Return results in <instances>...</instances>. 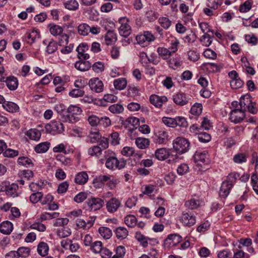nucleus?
Returning <instances> with one entry per match:
<instances>
[{
    "label": "nucleus",
    "mask_w": 258,
    "mask_h": 258,
    "mask_svg": "<svg viewBox=\"0 0 258 258\" xmlns=\"http://www.w3.org/2000/svg\"><path fill=\"white\" fill-rule=\"evenodd\" d=\"M105 43L106 45H111L116 40L115 34L112 31H108L105 35Z\"/></svg>",
    "instance_id": "nucleus-40"
},
{
    "label": "nucleus",
    "mask_w": 258,
    "mask_h": 258,
    "mask_svg": "<svg viewBox=\"0 0 258 258\" xmlns=\"http://www.w3.org/2000/svg\"><path fill=\"white\" fill-rule=\"evenodd\" d=\"M175 127L179 126L186 127L188 126L187 122L186 119L182 116H177L175 117Z\"/></svg>",
    "instance_id": "nucleus-54"
},
{
    "label": "nucleus",
    "mask_w": 258,
    "mask_h": 258,
    "mask_svg": "<svg viewBox=\"0 0 258 258\" xmlns=\"http://www.w3.org/2000/svg\"><path fill=\"white\" fill-rule=\"evenodd\" d=\"M49 247L47 244L44 242H40L37 246V252L39 254L45 256L48 254Z\"/></svg>",
    "instance_id": "nucleus-34"
},
{
    "label": "nucleus",
    "mask_w": 258,
    "mask_h": 258,
    "mask_svg": "<svg viewBox=\"0 0 258 258\" xmlns=\"http://www.w3.org/2000/svg\"><path fill=\"white\" fill-rule=\"evenodd\" d=\"M19 176L21 178H24L27 180H30L33 176V173L30 170H23L19 172Z\"/></svg>",
    "instance_id": "nucleus-56"
},
{
    "label": "nucleus",
    "mask_w": 258,
    "mask_h": 258,
    "mask_svg": "<svg viewBox=\"0 0 258 258\" xmlns=\"http://www.w3.org/2000/svg\"><path fill=\"white\" fill-rule=\"evenodd\" d=\"M91 63L89 61L78 60L75 63V68L81 72H85L91 68Z\"/></svg>",
    "instance_id": "nucleus-20"
},
{
    "label": "nucleus",
    "mask_w": 258,
    "mask_h": 258,
    "mask_svg": "<svg viewBox=\"0 0 258 258\" xmlns=\"http://www.w3.org/2000/svg\"><path fill=\"white\" fill-rule=\"evenodd\" d=\"M48 27L50 33L54 36L61 35L63 31V28L57 25L49 24Z\"/></svg>",
    "instance_id": "nucleus-37"
},
{
    "label": "nucleus",
    "mask_w": 258,
    "mask_h": 258,
    "mask_svg": "<svg viewBox=\"0 0 258 258\" xmlns=\"http://www.w3.org/2000/svg\"><path fill=\"white\" fill-rule=\"evenodd\" d=\"M173 147L176 152L179 154H183L188 150L189 143L184 138L178 137L173 141Z\"/></svg>",
    "instance_id": "nucleus-3"
},
{
    "label": "nucleus",
    "mask_w": 258,
    "mask_h": 258,
    "mask_svg": "<svg viewBox=\"0 0 258 258\" xmlns=\"http://www.w3.org/2000/svg\"><path fill=\"white\" fill-rule=\"evenodd\" d=\"M167 98L165 96H159L157 95L153 94L150 97V103L156 107L160 108L163 103L167 102Z\"/></svg>",
    "instance_id": "nucleus-15"
},
{
    "label": "nucleus",
    "mask_w": 258,
    "mask_h": 258,
    "mask_svg": "<svg viewBox=\"0 0 258 258\" xmlns=\"http://www.w3.org/2000/svg\"><path fill=\"white\" fill-rule=\"evenodd\" d=\"M89 85L91 90L96 93H100L103 91V83L98 78L90 79L89 82Z\"/></svg>",
    "instance_id": "nucleus-11"
},
{
    "label": "nucleus",
    "mask_w": 258,
    "mask_h": 258,
    "mask_svg": "<svg viewBox=\"0 0 258 258\" xmlns=\"http://www.w3.org/2000/svg\"><path fill=\"white\" fill-rule=\"evenodd\" d=\"M5 81L10 90H15L17 88L18 82L16 78L14 77H8Z\"/></svg>",
    "instance_id": "nucleus-30"
},
{
    "label": "nucleus",
    "mask_w": 258,
    "mask_h": 258,
    "mask_svg": "<svg viewBox=\"0 0 258 258\" xmlns=\"http://www.w3.org/2000/svg\"><path fill=\"white\" fill-rule=\"evenodd\" d=\"M124 223L129 227H134L137 225V218L133 215H128L124 218Z\"/></svg>",
    "instance_id": "nucleus-39"
},
{
    "label": "nucleus",
    "mask_w": 258,
    "mask_h": 258,
    "mask_svg": "<svg viewBox=\"0 0 258 258\" xmlns=\"http://www.w3.org/2000/svg\"><path fill=\"white\" fill-rule=\"evenodd\" d=\"M169 153L166 148H160L156 150L155 153V157L159 160L163 161L167 159Z\"/></svg>",
    "instance_id": "nucleus-25"
},
{
    "label": "nucleus",
    "mask_w": 258,
    "mask_h": 258,
    "mask_svg": "<svg viewBox=\"0 0 258 258\" xmlns=\"http://www.w3.org/2000/svg\"><path fill=\"white\" fill-rule=\"evenodd\" d=\"M109 179V177L107 175H100L93 180V185L96 188H101L103 186L104 182Z\"/></svg>",
    "instance_id": "nucleus-24"
},
{
    "label": "nucleus",
    "mask_w": 258,
    "mask_h": 258,
    "mask_svg": "<svg viewBox=\"0 0 258 258\" xmlns=\"http://www.w3.org/2000/svg\"><path fill=\"white\" fill-rule=\"evenodd\" d=\"M168 137V133L164 129H160L155 133L154 142L156 144H165Z\"/></svg>",
    "instance_id": "nucleus-13"
},
{
    "label": "nucleus",
    "mask_w": 258,
    "mask_h": 258,
    "mask_svg": "<svg viewBox=\"0 0 258 258\" xmlns=\"http://www.w3.org/2000/svg\"><path fill=\"white\" fill-rule=\"evenodd\" d=\"M92 70L97 73L102 72L104 70V63L101 61L94 63L92 66Z\"/></svg>",
    "instance_id": "nucleus-64"
},
{
    "label": "nucleus",
    "mask_w": 258,
    "mask_h": 258,
    "mask_svg": "<svg viewBox=\"0 0 258 258\" xmlns=\"http://www.w3.org/2000/svg\"><path fill=\"white\" fill-rule=\"evenodd\" d=\"M19 151L18 150L12 149L11 148H6L3 152V155L5 157L14 158L19 155Z\"/></svg>",
    "instance_id": "nucleus-53"
},
{
    "label": "nucleus",
    "mask_w": 258,
    "mask_h": 258,
    "mask_svg": "<svg viewBox=\"0 0 258 258\" xmlns=\"http://www.w3.org/2000/svg\"><path fill=\"white\" fill-rule=\"evenodd\" d=\"M98 231L101 236L106 239H109L112 234L111 230L109 228L106 227H100Z\"/></svg>",
    "instance_id": "nucleus-42"
},
{
    "label": "nucleus",
    "mask_w": 258,
    "mask_h": 258,
    "mask_svg": "<svg viewBox=\"0 0 258 258\" xmlns=\"http://www.w3.org/2000/svg\"><path fill=\"white\" fill-rule=\"evenodd\" d=\"M17 164L25 167H31L34 165L32 160L27 156L19 157L17 159Z\"/></svg>",
    "instance_id": "nucleus-23"
},
{
    "label": "nucleus",
    "mask_w": 258,
    "mask_h": 258,
    "mask_svg": "<svg viewBox=\"0 0 258 258\" xmlns=\"http://www.w3.org/2000/svg\"><path fill=\"white\" fill-rule=\"evenodd\" d=\"M233 187L232 183L224 181L222 182L219 191L221 197L226 198L229 194L231 189Z\"/></svg>",
    "instance_id": "nucleus-17"
},
{
    "label": "nucleus",
    "mask_w": 258,
    "mask_h": 258,
    "mask_svg": "<svg viewBox=\"0 0 258 258\" xmlns=\"http://www.w3.org/2000/svg\"><path fill=\"white\" fill-rule=\"evenodd\" d=\"M26 135L30 140L37 141L40 138L41 133L38 130L35 128H31L27 131Z\"/></svg>",
    "instance_id": "nucleus-27"
},
{
    "label": "nucleus",
    "mask_w": 258,
    "mask_h": 258,
    "mask_svg": "<svg viewBox=\"0 0 258 258\" xmlns=\"http://www.w3.org/2000/svg\"><path fill=\"white\" fill-rule=\"evenodd\" d=\"M108 139L111 145L113 146H115L119 144V134L117 132H113L111 134Z\"/></svg>",
    "instance_id": "nucleus-60"
},
{
    "label": "nucleus",
    "mask_w": 258,
    "mask_h": 258,
    "mask_svg": "<svg viewBox=\"0 0 258 258\" xmlns=\"http://www.w3.org/2000/svg\"><path fill=\"white\" fill-rule=\"evenodd\" d=\"M251 102L249 96L245 95L241 97L239 102V105L240 106L239 109L245 111L246 109L247 106H248Z\"/></svg>",
    "instance_id": "nucleus-38"
},
{
    "label": "nucleus",
    "mask_w": 258,
    "mask_h": 258,
    "mask_svg": "<svg viewBox=\"0 0 258 258\" xmlns=\"http://www.w3.org/2000/svg\"><path fill=\"white\" fill-rule=\"evenodd\" d=\"M121 206V202L116 198H112L106 204V209L109 213L116 212Z\"/></svg>",
    "instance_id": "nucleus-12"
},
{
    "label": "nucleus",
    "mask_w": 258,
    "mask_h": 258,
    "mask_svg": "<svg viewBox=\"0 0 258 258\" xmlns=\"http://www.w3.org/2000/svg\"><path fill=\"white\" fill-rule=\"evenodd\" d=\"M136 40L138 44L144 47L148 46L151 42L155 40V37L151 32L146 31L143 34L137 35Z\"/></svg>",
    "instance_id": "nucleus-5"
},
{
    "label": "nucleus",
    "mask_w": 258,
    "mask_h": 258,
    "mask_svg": "<svg viewBox=\"0 0 258 258\" xmlns=\"http://www.w3.org/2000/svg\"><path fill=\"white\" fill-rule=\"evenodd\" d=\"M49 143L47 142H42L37 145L34 148V150L37 153H45L49 149Z\"/></svg>",
    "instance_id": "nucleus-35"
},
{
    "label": "nucleus",
    "mask_w": 258,
    "mask_h": 258,
    "mask_svg": "<svg viewBox=\"0 0 258 258\" xmlns=\"http://www.w3.org/2000/svg\"><path fill=\"white\" fill-rule=\"evenodd\" d=\"M189 100V98L182 92L177 93L173 96L174 102L178 105L183 106L186 104Z\"/></svg>",
    "instance_id": "nucleus-16"
},
{
    "label": "nucleus",
    "mask_w": 258,
    "mask_h": 258,
    "mask_svg": "<svg viewBox=\"0 0 258 258\" xmlns=\"http://www.w3.org/2000/svg\"><path fill=\"white\" fill-rule=\"evenodd\" d=\"M102 149L99 146H94L88 150V153L89 155L99 157L102 153Z\"/></svg>",
    "instance_id": "nucleus-49"
},
{
    "label": "nucleus",
    "mask_w": 258,
    "mask_h": 258,
    "mask_svg": "<svg viewBox=\"0 0 258 258\" xmlns=\"http://www.w3.org/2000/svg\"><path fill=\"white\" fill-rule=\"evenodd\" d=\"M90 26L86 23L79 25L78 27V33L82 36H87L89 33Z\"/></svg>",
    "instance_id": "nucleus-44"
},
{
    "label": "nucleus",
    "mask_w": 258,
    "mask_h": 258,
    "mask_svg": "<svg viewBox=\"0 0 258 258\" xmlns=\"http://www.w3.org/2000/svg\"><path fill=\"white\" fill-rule=\"evenodd\" d=\"M150 143V141L149 139L138 137L135 139V144L137 147L141 149H145L147 148Z\"/></svg>",
    "instance_id": "nucleus-22"
},
{
    "label": "nucleus",
    "mask_w": 258,
    "mask_h": 258,
    "mask_svg": "<svg viewBox=\"0 0 258 258\" xmlns=\"http://www.w3.org/2000/svg\"><path fill=\"white\" fill-rule=\"evenodd\" d=\"M3 107L6 110L12 113L18 112L19 110L18 105L13 102H5Z\"/></svg>",
    "instance_id": "nucleus-26"
},
{
    "label": "nucleus",
    "mask_w": 258,
    "mask_h": 258,
    "mask_svg": "<svg viewBox=\"0 0 258 258\" xmlns=\"http://www.w3.org/2000/svg\"><path fill=\"white\" fill-rule=\"evenodd\" d=\"M200 205V201L198 200L191 199L185 203V206L190 209L197 208Z\"/></svg>",
    "instance_id": "nucleus-55"
},
{
    "label": "nucleus",
    "mask_w": 258,
    "mask_h": 258,
    "mask_svg": "<svg viewBox=\"0 0 258 258\" xmlns=\"http://www.w3.org/2000/svg\"><path fill=\"white\" fill-rule=\"evenodd\" d=\"M179 44V40L176 38L173 37L171 41L170 47L168 48L172 54L177 51Z\"/></svg>",
    "instance_id": "nucleus-59"
},
{
    "label": "nucleus",
    "mask_w": 258,
    "mask_h": 258,
    "mask_svg": "<svg viewBox=\"0 0 258 258\" xmlns=\"http://www.w3.org/2000/svg\"><path fill=\"white\" fill-rule=\"evenodd\" d=\"M106 159L105 166L107 168L111 170L118 169L119 170L123 168L126 164V160L123 158L118 159L114 152L108 150L105 152Z\"/></svg>",
    "instance_id": "nucleus-1"
},
{
    "label": "nucleus",
    "mask_w": 258,
    "mask_h": 258,
    "mask_svg": "<svg viewBox=\"0 0 258 258\" xmlns=\"http://www.w3.org/2000/svg\"><path fill=\"white\" fill-rule=\"evenodd\" d=\"M194 159L195 162L200 164L206 163L208 160V153L206 151H197L194 156Z\"/></svg>",
    "instance_id": "nucleus-18"
},
{
    "label": "nucleus",
    "mask_w": 258,
    "mask_h": 258,
    "mask_svg": "<svg viewBox=\"0 0 258 258\" xmlns=\"http://www.w3.org/2000/svg\"><path fill=\"white\" fill-rule=\"evenodd\" d=\"M13 229L12 223L8 221L2 222L0 224V232L4 234H10Z\"/></svg>",
    "instance_id": "nucleus-21"
},
{
    "label": "nucleus",
    "mask_w": 258,
    "mask_h": 258,
    "mask_svg": "<svg viewBox=\"0 0 258 258\" xmlns=\"http://www.w3.org/2000/svg\"><path fill=\"white\" fill-rule=\"evenodd\" d=\"M100 24L107 31H111L114 27V23L111 20L107 19H104L100 21Z\"/></svg>",
    "instance_id": "nucleus-43"
},
{
    "label": "nucleus",
    "mask_w": 258,
    "mask_h": 258,
    "mask_svg": "<svg viewBox=\"0 0 258 258\" xmlns=\"http://www.w3.org/2000/svg\"><path fill=\"white\" fill-rule=\"evenodd\" d=\"M180 221L183 225L190 227L195 224L196 222V216L191 213H183L180 217Z\"/></svg>",
    "instance_id": "nucleus-9"
},
{
    "label": "nucleus",
    "mask_w": 258,
    "mask_h": 258,
    "mask_svg": "<svg viewBox=\"0 0 258 258\" xmlns=\"http://www.w3.org/2000/svg\"><path fill=\"white\" fill-rule=\"evenodd\" d=\"M71 234L70 229L65 228H61L57 229V235L60 238H64L69 236Z\"/></svg>",
    "instance_id": "nucleus-63"
},
{
    "label": "nucleus",
    "mask_w": 258,
    "mask_h": 258,
    "mask_svg": "<svg viewBox=\"0 0 258 258\" xmlns=\"http://www.w3.org/2000/svg\"><path fill=\"white\" fill-rule=\"evenodd\" d=\"M64 6L69 10L75 11L79 8V3L76 0H68L64 3Z\"/></svg>",
    "instance_id": "nucleus-46"
},
{
    "label": "nucleus",
    "mask_w": 258,
    "mask_h": 258,
    "mask_svg": "<svg viewBox=\"0 0 258 258\" xmlns=\"http://www.w3.org/2000/svg\"><path fill=\"white\" fill-rule=\"evenodd\" d=\"M233 161L237 164H241L246 162L247 156L244 153H238L234 156Z\"/></svg>",
    "instance_id": "nucleus-51"
},
{
    "label": "nucleus",
    "mask_w": 258,
    "mask_h": 258,
    "mask_svg": "<svg viewBox=\"0 0 258 258\" xmlns=\"http://www.w3.org/2000/svg\"><path fill=\"white\" fill-rule=\"evenodd\" d=\"M57 49V45L54 41H50L46 48V52L48 54L54 53Z\"/></svg>",
    "instance_id": "nucleus-62"
},
{
    "label": "nucleus",
    "mask_w": 258,
    "mask_h": 258,
    "mask_svg": "<svg viewBox=\"0 0 258 258\" xmlns=\"http://www.w3.org/2000/svg\"><path fill=\"white\" fill-rule=\"evenodd\" d=\"M45 128L47 132L53 135L61 134L64 131L63 124L58 121H51Z\"/></svg>",
    "instance_id": "nucleus-4"
},
{
    "label": "nucleus",
    "mask_w": 258,
    "mask_h": 258,
    "mask_svg": "<svg viewBox=\"0 0 258 258\" xmlns=\"http://www.w3.org/2000/svg\"><path fill=\"white\" fill-rule=\"evenodd\" d=\"M182 240V237L177 234H169L165 239L164 245L168 248L176 246Z\"/></svg>",
    "instance_id": "nucleus-8"
},
{
    "label": "nucleus",
    "mask_w": 258,
    "mask_h": 258,
    "mask_svg": "<svg viewBox=\"0 0 258 258\" xmlns=\"http://www.w3.org/2000/svg\"><path fill=\"white\" fill-rule=\"evenodd\" d=\"M127 96L135 98L141 95L140 89L134 85L128 86L126 91Z\"/></svg>",
    "instance_id": "nucleus-29"
},
{
    "label": "nucleus",
    "mask_w": 258,
    "mask_h": 258,
    "mask_svg": "<svg viewBox=\"0 0 258 258\" xmlns=\"http://www.w3.org/2000/svg\"><path fill=\"white\" fill-rule=\"evenodd\" d=\"M213 35L209 34H204L200 38V41L205 46H210L213 41Z\"/></svg>",
    "instance_id": "nucleus-45"
},
{
    "label": "nucleus",
    "mask_w": 258,
    "mask_h": 258,
    "mask_svg": "<svg viewBox=\"0 0 258 258\" xmlns=\"http://www.w3.org/2000/svg\"><path fill=\"white\" fill-rule=\"evenodd\" d=\"M177 172L180 175H183L187 173L189 171V167L185 163L180 164L177 168Z\"/></svg>",
    "instance_id": "nucleus-61"
},
{
    "label": "nucleus",
    "mask_w": 258,
    "mask_h": 258,
    "mask_svg": "<svg viewBox=\"0 0 258 258\" xmlns=\"http://www.w3.org/2000/svg\"><path fill=\"white\" fill-rule=\"evenodd\" d=\"M88 180V175L85 171H82L78 173L75 177V182L79 185L85 184Z\"/></svg>",
    "instance_id": "nucleus-19"
},
{
    "label": "nucleus",
    "mask_w": 258,
    "mask_h": 258,
    "mask_svg": "<svg viewBox=\"0 0 258 258\" xmlns=\"http://www.w3.org/2000/svg\"><path fill=\"white\" fill-rule=\"evenodd\" d=\"M26 37L27 42L32 44L40 37V35L37 30H33L30 32H27L26 34Z\"/></svg>",
    "instance_id": "nucleus-31"
},
{
    "label": "nucleus",
    "mask_w": 258,
    "mask_h": 258,
    "mask_svg": "<svg viewBox=\"0 0 258 258\" xmlns=\"http://www.w3.org/2000/svg\"><path fill=\"white\" fill-rule=\"evenodd\" d=\"M16 252L18 257L25 258L29 256L30 254V249L27 247H21L17 249Z\"/></svg>",
    "instance_id": "nucleus-52"
},
{
    "label": "nucleus",
    "mask_w": 258,
    "mask_h": 258,
    "mask_svg": "<svg viewBox=\"0 0 258 258\" xmlns=\"http://www.w3.org/2000/svg\"><path fill=\"white\" fill-rule=\"evenodd\" d=\"M244 117L245 111L239 108H236L231 111L229 119L231 122L237 123L241 122Z\"/></svg>",
    "instance_id": "nucleus-10"
},
{
    "label": "nucleus",
    "mask_w": 258,
    "mask_h": 258,
    "mask_svg": "<svg viewBox=\"0 0 258 258\" xmlns=\"http://www.w3.org/2000/svg\"><path fill=\"white\" fill-rule=\"evenodd\" d=\"M59 213L57 212H53L51 213L45 212L41 214L40 216V221L41 222L57 218Z\"/></svg>",
    "instance_id": "nucleus-41"
},
{
    "label": "nucleus",
    "mask_w": 258,
    "mask_h": 258,
    "mask_svg": "<svg viewBox=\"0 0 258 258\" xmlns=\"http://www.w3.org/2000/svg\"><path fill=\"white\" fill-rule=\"evenodd\" d=\"M157 52L159 56L163 59H167L172 54L168 48L164 47H158L157 49Z\"/></svg>",
    "instance_id": "nucleus-28"
},
{
    "label": "nucleus",
    "mask_w": 258,
    "mask_h": 258,
    "mask_svg": "<svg viewBox=\"0 0 258 258\" xmlns=\"http://www.w3.org/2000/svg\"><path fill=\"white\" fill-rule=\"evenodd\" d=\"M203 66L209 72H216L220 70L219 66L214 63L206 62Z\"/></svg>",
    "instance_id": "nucleus-57"
},
{
    "label": "nucleus",
    "mask_w": 258,
    "mask_h": 258,
    "mask_svg": "<svg viewBox=\"0 0 258 258\" xmlns=\"http://www.w3.org/2000/svg\"><path fill=\"white\" fill-rule=\"evenodd\" d=\"M128 19L125 17L121 18L119 22L120 26L119 28V33L120 35L126 37L131 33V27L128 24Z\"/></svg>",
    "instance_id": "nucleus-6"
},
{
    "label": "nucleus",
    "mask_w": 258,
    "mask_h": 258,
    "mask_svg": "<svg viewBox=\"0 0 258 258\" xmlns=\"http://www.w3.org/2000/svg\"><path fill=\"white\" fill-rule=\"evenodd\" d=\"M108 109L113 114H119L123 111L124 108L122 105L119 104H114L110 105Z\"/></svg>",
    "instance_id": "nucleus-47"
},
{
    "label": "nucleus",
    "mask_w": 258,
    "mask_h": 258,
    "mask_svg": "<svg viewBox=\"0 0 258 258\" xmlns=\"http://www.w3.org/2000/svg\"><path fill=\"white\" fill-rule=\"evenodd\" d=\"M182 64V61L178 58H172L168 61L169 67L173 70H176Z\"/></svg>",
    "instance_id": "nucleus-48"
},
{
    "label": "nucleus",
    "mask_w": 258,
    "mask_h": 258,
    "mask_svg": "<svg viewBox=\"0 0 258 258\" xmlns=\"http://www.w3.org/2000/svg\"><path fill=\"white\" fill-rule=\"evenodd\" d=\"M158 22L165 29H168L171 25V21L168 18L165 17H160L158 20Z\"/></svg>",
    "instance_id": "nucleus-50"
},
{
    "label": "nucleus",
    "mask_w": 258,
    "mask_h": 258,
    "mask_svg": "<svg viewBox=\"0 0 258 258\" xmlns=\"http://www.w3.org/2000/svg\"><path fill=\"white\" fill-rule=\"evenodd\" d=\"M3 184H5L4 189L3 190L5 191L6 194L10 197H16L19 195V193L18 192V185L16 183H12L11 184H7V183H4Z\"/></svg>",
    "instance_id": "nucleus-14"
},
{
    "label": "nucleus",
    "mask_w": 258,
    "mask_h": 258,
    "mask_svg": "<svg viewBox=\"0 0 258 258\" xmlns=\"http://www.w3.org/2000/svg\"><path fill=\"white\" fill-rule=\"evenodd\" d=\"M68 114L65 118V121L70 123H75L78 121L80 118L82 110L81 108L76 105H71L68 109Z\"/></svg>",
    "instance_id": "nucleus-2"
},
{
    "label": "nucleus",
    "mask_w": 258,
    "mask_h": 258,
    "mask_svg": "<svg viewBox=\"0 0 258 258\" xmlns=\"http://www.w3.org/2000/svg\"><path fill=\"white\" fill-rule=\"evenodd\" d=\"M202 105L201 103H196L192 106L190 109V113L195 115H199L202 112Z\"/></svg>",
    "instance_id": "nucleus-58"
},
{
    "label": "nucleus",
    "mask_w": 258,
    "mask_h": 258,
    "mask_svg": "<svg viewBox=\"0 0 258 258\" xmlns=\"http://www.w3.org/2000/svg\"><path fill=\"white\" fill-rule=\"evenodd\" d=\"M113 85L116 89L122 90L126 87L127 81L124 78H118L114 80Z\"/></svg>",
    "instance_id": "nucleus-32"
},
{
    "label": "nucleus",
    "mask_w": 258,
    "mask_h": 258,
    "mask_svg": "<svg viewBox=\"0 0 258 258\" xmlns=\"http://www.w3.org/2000/svg\"><path fill=\"white\" fill-rule=\"evenodd\" d=\"M104 204L103 200L99 198L91 197L87 201V204L91 211H96L101 209Z\"/></svg>",
    "instance_id": "nucleus-7"
},
{
    "label": "nucleus",
    "mask_w": 258,
    "mask_h": 258,
    "mask_svg": "<svg viewBox=\"0 0 258 258\" xmlns=\"http://www.w3.org/2000/svg\"><path fill=\"white\" fill-rule=\"evenodd\" d=\"M117 238L119 239H125L128 235V230L124 227H119L114 231Z\"/></svg>",
    "instance_id": "nucleus-33"
},
{
    "label": "nucleus",
    "mask_w": 258,
    "mask_h": 258,
    "mask_svg": "<svg viewBox=\"0 0 258 258\" xmlns=\"http://www.w3.org/2000/svg\"><path fill=\"white\" fill-rule=\"evenodd\" d=\"M135 237L136 239L141 243V245L144 247H147L148 245V241L152 240L151 238L146 237L139 232L136 233Z\"/></svg>",
    "instance_id": "nucleus-36"
}]
</instances>
